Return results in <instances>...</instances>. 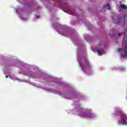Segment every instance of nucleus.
Returning <instances> with one entry per match:
<instances>
[{"mask_svg":"<svg viewBox=\"0 0 127 127\" xmlns=\"http://www.w3.org/2000/svg\"><path fill=\"white\" fill-rule=\"evenodd\" d=\"M106 48V46L105 44H103L102 42L99 44L97 48V51L98 53L99 56L103 55L105 53V49Z\"/></svg>","mask_w":127,"mask_h":127,"instance_id":"nucleus-2","label":"nucleus"},{"mask_svg":"<svg viewBox=\"0 0 127 127\" xmlns=\"http://www.w3.org/2000/svg\"><path fill=\"white\" fill-rule=\"evenodd\" d=\"M39 17H40V16L39 15L37 16V18H39Z\"/></svg>","mask_w":127,"mask_h":127,"instance_id":"nucleus-11","label":"nucleus"},{"mask_svg":"<svg viewBox=\"0 0 127 127\" xmlns=\"http://www.w3.org/2000/svg\"><path fill=\"white\" fill-rule=\"evenodd\" d=\"M127 14H125L124 15H123V16H121V17L119 18L117 20H118V22H120V21H121L122 18H123L124 19H125V18H126L127 17Z\"/></svg>","mask_w":127,"mask_h":127,"instance_id":"nucleus-6","label":"nucleus"},{"mask_svg":"<svg viewBox=\"0 0 127 127\" xmlns=\"http://www.w3.org/2000/svg\"><path fill=\"white\" fill-rule=\"evenodd\" d=\"M104 7H107V6H104Z\"/></svg>","mask_w":127,"mask_h":127,"instance_id":"nucleus-14","label":"nucleus"},{"mask_svg":"<svg viewBox=\"0 0 127 127\" xmlns=\"http://www.w3.org/2000/svg\"><path fill=\"white\" fill-rule=\"evenodd\" d=\"M6 78H8V76H7V75H6Z\"/></svg>","mask_w":127,"mask_h":127,"instance_id":"nucleus-13","label":"nucleus"},{"mask_svg":"<svg viewBox=\"0 0 127 127\" xmlns=\"http://www.w3.org/2000/svg\"><path fill=\"white\" fill-rule=\"evenodd\" d=\"M121 124L122 125H127V115L125 114H122L121 115Z\"/></svg>","mask_w":127,"mask_h":127,"instance_id":"nucleus-3","label":"nucleus"},{"mask_svg":"<svg viewBox=\"0 0 127 127\" xmlns=\"http://www.w3.org/2000/svg\"><path fill=\"white\" fill-rule=\"evenodd\" d=\"M124 30L125 33V34H126L127 33V29H124V30Z\"/></svg>","mask_w":127,"mask_h":127,"instance_id":"nucleus-10","label":"nucleus"},{"mask_svg":"<svg viewBox=\"0 0 127 127\" xmlns=\"http://www.w3.org/2000/svg\"><path fill=\"white\" fill-rule=\"evenodd\" d=\"M118 52H121V57L123 59L127 58V40H124L122 44V48L118 49Z\"/></svg>","mask_w":127,"mask_h":127,"instance_id":"nucleus-1","label":"nucleus"},{"mask_svg":"<svg viewBox=\"0 0 127 127\" xmlns=\"http://www.w3.org/2000/svg\"><path fill=\"white\" fill-rule=\"evenodd\" d=\"M89 112V113H87V114H81L80 117H81V118H91V117L93 116V114L91 113V110H90Z\"/></svg>","mask_w":127,"mask_h":127,"instance_id":"nucleus-4","label":"nucleus"},{"mask_svg":"<svg viewBox=\"0 0 127 127\" xmlns=\"http://www.w3.org/2000/svg\"><path fill=\"white\" fill-rule=\"evenodd\" d=\"M70 11L72 12L73 11L72 9H70Z\"/></svg>","mask_w":127,"mask_h":127,"instance_id":"nucleus-12","label":"nucleus"},{"mask_svg":"<svg viewBox=\"0 0 127 127\" xmlns=\"http://www.w3.org/2000/svg\"><path fill=\"white\" fill-rule=\"evenodd\" d=\"M83 67L84 68H90V64H89V61L88 60H85Z\"/></svg>","mask_w":127,"mask_h":127,"instance_id":"nucleus-5","label":"nucleus"},{"mask_svg":"<svg viewBox=\"0 0 127 127\" xmlns=\"http://www.w3.org/2000/svg\"><path fill=\"white\" fill-rule=\"evenodd\" d=\"M118 36H122V33L121 32H119V34H118Z\"/></svg>","mask_w":127,"mask_h":127,"instance_id":"nucleus-9","label":"nucleus"},{"mask_svg":"<svg viewBox=\"0 0 127 127\" xmlns=\"http://www.w3.org/2000/svg\"><path fill=\"white\" fill-rule=\"evenodd\" d=\"M107 8L109 10L111 9V7L110 6V4H109V3L107 4Z\"/></svg>","mask_w":127,"mask_h":127,"instance_id":"nucleus-8","label":"nucleus"},{"mask_svg":"<svg viewBox=\"0 0 127 127\" xmlns=\"http://www.w3.org/2000/svg\"><path fill=\"white\" fill-rule=\"evenodd\" d=\"M121 8H123V9H127V5L125 4H121Z\"/></svg>","mask_w":127,"mask_h":127,"instance_id":"nucleus-7","label":"nucleus"}]
</instances>
